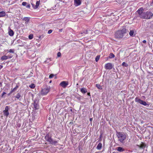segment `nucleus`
<instances>
[{
	"instance_id": "c03bdc74",
	"label": "nucleus",
	"mask_w": 153,
	"mask_h": 153,
	"mask_svg": "<svg viewBox=\"0 0 153 153\" xmlns=\"http://www.w3.org/2000/svg\"><path fill=\"white\" fill-rule=\"evenodd\" d=\"M88 95L89 96H90V93H87Z\"/></svg>"
},
{
	"instance_id": "49530a36",
	"label": "nucleus",
	"mask_w": 153,
	"mask_h": 153,
	"mask_svg": "<svg viewBox=\"0 0 153 153\" xmlns=\"http://www.w3.org/2000/svg\"><path fill=\"white\" fill-rule=\"evenodd\" d=\"M92 120V118H91L90 119V121H91Z\"/></svg>"
},
{
	"instance_id": "864d4df0",
	"label": "nucleus",
	"mask_w": 153,
	"mask_h": 153,
	"mask_svg": "<svg viewBox=\"0 0 153 153\" xmlns=\"http://www.w3.org/2000/svg\"><path fill=\"white\" fill-rule=\"evenodd\" d=\"M113 153H114V152H113Z\"/></svg>"
},
{
	"instance_id": "5701e85b",
	"label": "nucleus",
	"mask_w": 153,
	"mask_h": 153,
	"mask_svg": "<svg viewBox=\"0 0 153 153\" xmlns=\"http://www.w3.org/2000/svg\"><path fill=\"white\" fill-rule=\"evenodd\" d=\"M134 33V30H131L130 31L129 33V35L131 36H133V34Z\"/></svg>"
},
{
	"instance_id": "79ce46f5",
	"label": "nucleus",
	"mask_w": 153,
	"mask_h": 153,
	"mask_svg": "<svg viewBox=\"0 0 153 153\" xmlns=\"http://www.w3.org/2000/svg\"><path fill=\"white\" fill-rule=\"evenodd\" d=\"M62 29H59V32H62Z\"/></svg>"
},
{
	"instance_id": "c9c22d12",
	"label": "nucleus",
	"mask_w": 153,
	"mask_h": 153,
	"mask_svg": "<svg viewBox=\"0 0 153 153\" xmlns=\"http://www.w3.org/2000/svg\"><path fill=\"white\" fill-rule=\"evenodd\" d=\"M30 7V4H28L26 6V7L28 8H29Z\"/></svg>"
},
{
	"instance_id": "72a5a7b5",
	"label": "nucleus",
	"mask_w": 153,
	"mask_h": 153,
	"mask_svg": "<svg viewBox=\"0 0 153 153\" xmlns=\"http://www.w3.org/2000/svg\"><path fill=\"white\" fill-rule=\"evenodd\" d=\"M61 55V53L60 52H59L57 54V56L58 57H59Z\"/></svg>"
},
{
	"instance_id": "393cba45",
	"label": "nucleus",
	"mask_w": 153,
	"mask_h": 153,
	"mask_svg": "<svg viewBox=\"0 0 153 153\" xmlns=\"http://www.w3.org/2000/svg\"><path fill=\"white\" fill-rule=\"evenodd\" d=\"M96 86L99 89H102V88L101 87V86L100 85V84H97L96 85Z\"/></svg>"
},
{
	"instance_id": "39448f33",
	"label": "nucleus",
	"mask_w": 153,
	"mask_h": 153,
	"mask_svg": "<svg viewBox=\"0 0 153 153\" xmlns=\"http://www.w3.org/2000/svg\"><path fill=\"white\" fill-rule=\"evenodd\" d=\"M135 101L138 102L140 104L143 105L144 106H149V104H147L146 102L141 100L140 99L138 98L137 97L135 99Z\"/></svg>"
},
{
	"instance_id": "4be33fe9",
	"label": "nucleus",
	"mask_w": 153,
	"mask_h": 153,
	"mask_svg": "<svg viewBox=\"0 0 153 153\" xmlns=\"http://www.w3.org/2000/svg\"><path fill=\"white\" fill-rule=\"evenodd\" d=\"M7 59V57L6 56H2L1 58V59L2 60H4Z\"/></svg>"
},
{
	"instance_id": "a18cd8bd",
	"label": "nucleus",
	"mask_w": 153,
	"mask_h": 153,
	"mask_svg": "<svg viewBox=\"0 0 153 153\" xmlns=\"http://www.w3.org/2000/svg\"><path fill=\"white\" fill-rule=\"evenodd\" d=\"M70 111H71L72 112V109H71H71H70Z\"/></svg>"
},
{
	"instance_id": "412c9836",
	"label": "nucleus",
	"mask_w": 153,
	"mask_h": 153,
	"mask_svg": "<svg viewBox=\"0 0 153 153\" xmlns=\"http://www.w3.org/2000/svg\"><path fill=\"white\" fill-rule=\"evenodd\" d=\"M102 147V144L101 143H99L97 146V148L98 150H100Z\"/></svg>"
},
{
	"instance_id": "603ef678",
	"label": "nucleus",
	"mask_w": 153,
	"mask_h": 153,
	"mask_svg": "<svg viewBox=\"0 0 153 153\" xmlns=\"http://www.w3.org/2000/svg\"><path fill=\"white\" fill-rule=\"evenodd\" d=\"M113 153H114V152H113Z\"/></svg>"
},
{
	"instance_id": "aec40b11",
	"label": "nucleus",
	"mask_w": 153,
	"mask_h": 153,
	"mask_svg": "<svg viewBox=\"0 0 153 153\" xmlns=\"http://www.w3.org/2000/svg\"><path fill=\"white\" fill-rule=\"evenodd\" d=\"M18 88V86L17 85H16L15 88H14L13 89H12L11 91L10 92V94H11L13 92L15 91L17 88Z\"/></svg>"
},
{
	"instance_id": "6ab92c4d",
	"label": "nucleus",
	"mask_w": 153,
	"mask_h": 153,
	"mask_svg": "<svg viewBox=\"0 0 153 153\" xmlns=\"http://www.w3.org/2000/svg\"><path fill=\"white\" fill-rule=\"evenodd\" d=\"M23 20L26 22L25 23H27L29 22L30 18L28 17H25L23 18Z\"/></svg>"
},
{
	"instance_id": "37998d69",
	"label": "nucleus",
	"mask_w": 153,
	"mask_h": 153,
	"mask_svg": "<svg viewBox=\"0 0 153 153\" xmlns=\"http://www.w3.org/2000/svg\"><path fill=\"white\" fill-rule=\"evenodd\" d=\"M3 66L1 65H0V69L3 68Z\"/></svg>"
},
{
	"instance_id": "e433bc0d",
	"label": "nucleus",
	"mask_w": 153,
	"mask_h": 153,
	"mask_svg": "<svg viewBox=\"0 0 153 153\" xmlns=\"http://www.w3.org/2000/svg\"><path fill=\"white\" fill-rule=\"evenodd\" d=\"M44 36H43L42 35V36H40L39 37V38L40 39H41V38H42Z\"/></svg>"
},
{
	"instance_id": "2eb2a0df",
	"label": "nucleus",
	"mask_w": 153,
	"mask_h": 153,
	"mask_svg": "<svg viewBox=\"0 0 153 153\" xmlns=\"http://www.w3.org/2000/svg\"><path fill=\"white\" fill-rule=\"evenodd\" d=\"M117 150L120 152H123L124 151L125 149L121 147L117 148Z\"/></svg>"
},
{
	"instance_id": "f704fd0d",
	"label": "nucleus",
	"mask_w": 153,
	"mask_h": 153,
	"mask_svg": "<svg viewBox=\"0 0 153 153\" xmlns=\"http://www.w3.org/2000/svg\"><path fill=\"white\" fill-rule=\"evenodd\" d=\"M52 30H49L48 31V33L50 34L52 33Z\"/></svg>"
},
{
	"instance_id": "cd10ccee",
	"label": "nucleus",
	"mask_w": 153,
	"mask_h": 153,
	"mask_svg": "<svg viewBox=\"0 0 153 153\" xmlns=\"http://www.w3.org/2000/svg\"><path fill=\"white\" fill-rule=\"evenodd\" d=\"M29 87L31 88H33L35 87V85L33 84H31Z\"/></svg>"
},
{
	"instance_id": "a211bd4d",
	"label": "nucleus",
	"mask_w": 153,
	"mask_h": 153,
	"mask_svg": "<svg viewBox=\"0 0 153 153\" xmlns=\"http://www.w3.org/2000/svg\"><path fill=\"white\" fill-rule=\"evenodd\" d=\"M6 15V13L4 11L0 12V17H3Z\"/></svg>"
},
{
	"instance_id": "de8ad7c7",
	"label": "nucleus",
	"mask_w": 153,
	"mask_h": 153,
	"mask_svg": "<svg viewBox=\"0 0 153 153\" xmlns=\"http://www.w3.org/2000/svg\"><path fill=\"white\" fill-rule=\"evenodd\" d=\"M51 82H52L51 80V81H50L49 83H51Z\"/></svg>"
},
{
	"instance_id": "1a4fd4ad",
	"label": "nucleus",
	"mask_w": 153,
	"mask_h": 153,
	"mask_svg": "<svg viewBox=\"0 0 153 153\" xmlns=\"http://www.w3.org/2000/svg\"><path fill=\"white\" fill-rule=\"evenodd\" d=\"M113 67V65L111 63L106 64L105 66V69L107 70H111L112 68Z\"/></svg>"
},
{
	"instance_id": "58836bf2",
	"label": "nucleus",
	"mask_w": 153,
	"mask_h": 153,
	"mask_svg": "<svg viewBox=\"0 0 153 153\" xmlns=\"http://www.w3.org/2000/svg\"><path fill=\"white\" fill-rule=\"evenodd\" d=\"M7 59H10V58H11L12 57V56H7Z\"/></svg>"
},
{
	"instance_id": "bb28decb",
	"label": "nucleus",
	"mask_w": 153,
	"mask_h": 153,
	"mask_svg": "<svg viewBox=\"0 0 153 153\" xmlns=\"http://www.w3.org/2000/svg\"><path fill=\"white\" fill-rule=\"evenodd\" d=\"M122 65L125 67H127L128 66V65L125 62H123L122 63Z\"/></svg>"
},
{
	"instance_id": "4468645a",
	"label": "nucleus",
	"mask_w": 153,
	"mask_h": 153,
	"mask_svg": "<svg viewBox=\"0 0 153 153\" xmlns=\"http://www.w3.org/2000/svg\"><path fill=\"white\" fill-rule=\"evenodd\" d=\"M74 1L76 6L80 5L81 3L80 0H74Z\"/></svg>"
},
{
	"instance_id": "a878e982",
	"label": "nucleus",
	"mask_w": 153,
	"mask_h": 153,
	"mask_svg": "<svg viewBox=\"0 0 153 153\" xmlns=\"http://www.w3.org/2000/svg\"><path fill=\"white\" fill-rule=\"evenodd\" d=\"M100 58V56L98 55L96 56L95 58V61L96 62H97L99 60Z\"/></svg>"
},
{
	"instance_id": "a19ab883",
	"label": "nucleus",
	"mask_w": 153,
	"mask_h": 153,
	"mask_svg": "<svg viewBox=\"0 0 153 153\" xmlns=\"http://www.w3.org/2000/svg\"><path fill=\"white\" fill-rule=\"evenodd\" d=\"M143 42L144 43H146V40H143Z\"/></svg>"
},
{
	"instance_id": "7c9ffc66",
	"label": "nucleus",
	"mask_w": 153,
	"mask_h": 153,
	"mask_svg": "<svg viewBox=\"0 0 153 153\" xmlns=\"http://www.w3.org/2000/svg\"><path fill=\"white\" fill-rule=\"evenodd\" d=\"M9 52L10 53H14V50L13 49H10L9 50Z\"/></svg>"
},
{
	"instance_id": "7ed1b4c3",
	"label": "nucleus",
	"mask_w": 153,
	"mask_h": 153,
	"mask_svg": "<svg viewBox=\"0 0 153 153\" xmlns=\"http://www.w3.org/2000/svg\"><path fill=\"white\" fill-rule=\"evenodd\" d=\"M141 16L142 19H148L151 18L153 16V14L150 11H147L143 14Z\"/></svg>"
},
{
	"instance_id": "9d476101",
	"label": "nucleus",
	"mask_w": 153,
	"mask_h": 153,
	"mask_svg": "<svg viewBox=\"0 0 153 153\" xmlns=\"http://www.w3.org/2000/svg\"><path fill=\"white\" fill-rule=\"evenodd\" d=\"M33 104L34 108L36 109H38L39 108V105L38 104V101L35 100L34 101Z\"/></svg>"
},
{
	"instance_id": "f8f14e48",
	"label": "nucleus",
	"mask_w": 153,
	"mask_h": 153,
	"mask_svg": "<svg viewBox=\"0 0 153 153\" xmlns=\"http://www.w3.org/2000/svg\"><path fill=\"white\" fill-rule=\"evenodd\" d=\"M39 4H40V1H37L36 2V5H35L34 4H33L32 3H31V4L32 5L34 9H35L37 8L38 7L39 5Z\"/></svg>"
},
{
	"instance_id": "4c0bfd02",
	"label": "nucleus",
	"mask_w": 153,
	"mask_h": 153,
	"mask_svg": "<svg viewBox=\"0 0 153 153\" xmlns=\"http://www.w3.org/2000/svg\"><path fill=\"white\" fill-rule=\"evenodd\" d=\"M88 31L87 30H85V31H84V32L83 33H84L85 34H87L88 33Z\"/></svg>"
},
{
	"instance_id": "b1692460",
	"label": "nucleus",
	"mask_w": 153,
	"mask_h": 153,
	"mask_svg": "<svg viewBox=\"0 0 153 153\" xmlns=\"http://www.w3.org/2000/svg\"><path fill=\"white\" fill-rule=\"evenodd\" d=\"M115 57L114 55L112 53H111L109 55V58H114Z\"/></svg>"
},
{
	"instance_id": "3c124183",
	"label": "nucleus",
	"mask_w": 153,
	"mask_h": 153,
	"mask_svg": "<svg viewBox=\"0 0 153 153\" xmlns=\"http://www.w3.org/2000/svg\"><path fill=\"white\" fill-rule=\"evenodd\" d=\"M23 153H25V152Z\"/></svg>"
},
{
	"instance_id": "20e7f679",
	"label": "nucleus",
	"mask_w": 153,
	"mask_h": 153,
	"mask_svg": "<svg viewBox=\"0 0 153 153\" xmlns=\"http://www.w3.org/2000/svg\"><path fill=\"white\" fill-rule=\"evenodd\" d=\"M45 139L48 142L51 143L52 144H55L57 143V142L56 141H53L51 138V137L48 134H47L45 137Z\"/></svg>"
},
{
	"instance_id": "c756f323",
	"label": "nucleus",
	"mask_w": 153,
	"mask_h": 153,
	"mask_svg": "<svg viewBox=\"0 0 153 153\" xmlns=\"http://www.w3.org/2000/svg\"><path fill=\"white\" fill-rule=\"evenodd\" d=\"M33 38V35L32 34H30L29 36V39H31Z\"/></svg>"
},
{
	"instance_id": "423d86ee",
	"label": "nucleus",
	"mask_w": 153,
	"mask_h": 153,
	"mask_svg": "<svg viewBox=\"0 0 153 153\" xmlns=\"http://www.w3.org/2000/svg\"><path fill=\"white\" fill-rule=\"evenodd\" d=\"M50 87H47L46 88L42 89L41 91V94L42 95H45L46 94L50 91Z\"/></svg>"
},
{
	"instance_id": "09e8293b",
	"label": "nucleus",
	"mask_w": 153,
	"mask_h": 153,
	"mask_svg": "<svg viewBox=\"0 0 153 153\" xmlns=\"http://www.w3.org/2000/svg\"><path fill=\"white\" fill-rule=\"evenodd\" d=\"M152 3L153 4V0H152Z\"/></svg>"
},
{
	"instance_id": "c85d7f7f",
	"label": "nucleus",
	"mask_w": 153,
	"mask_h": 153,
	"mask_svg": "<svg viewBox=\"0 0 153 153\" xmlns=\"http://www.w3.org/2000/svg\"><path fill=\"white\" fill-rule=\"evenodd\" d=\"M20 94L19 93H18L17 94L15 97L17 99H19L20 98Z\"/></svg>"
},
{
	"instance_id": "9b49d317",
	"label": "nucleus",
	"mask_w": 153,
	"mask_h": 153,
	"mask_svg": "<svg viewBox=\"0 0 153 153\" xmlns=\"http://www.w3.org/2000/svg\"><path fill=\"white\" fill-rule=\"evenodd\" d=\"M137 146L141 149H144L146 146V144L144 143H141L140 145H137Z\"/></svg>"
},
{
	"instance_id": "dca6fc26",
	"label": "nucleus",
	"mask_w": 153,
	"mask_h": 153,
	"mask_svg": "<svg viewBox=\"0 0 153 153\" xmlns=\"http://www.w3.org/2000/svg\"><path fill=\"white\" fill-rule=\"evenodd\" d=\"M81 92L83 94H85L87 92V89L85 88H82L80 90Z\"/></svg>"
},
{
	"instance_id": "2f4dec72",
	"label": "nucleus",
	"mask_w": 153,
	"mask_h": 153,
	"mask_svg": "<svg viewBox=\"0 0 153 153\" xmlns=\"http://www.w3.org/2000/svg\"><path fill=\"white\" fill-rule=\"evenodd\" d=\"M54 76V75L53 74H51L49 76V78H53Z\"/></svg>"
},
{
	"instance_id": "f257e3e1",
	"label": "nucleus",
	"mask_w": 153,
	"mask_h": 153,
	"mask_svg": "<svg viewBox=\"0 0 153 153\" xmlns=\"http://www.w3.org/2000/svg\"><path fill=\"white\" fill-rule=\"evenodd\" d=\"M127 32L126 28H123L122 30L117 31L115 35V37L117 39L122 38L124 36V34Z\"/></svg>"
},
{
	"instance_id": "473e14b6",
	"label": "nucleus",
	"mask_w": 153,
	"mask_h": 153,
	"mask_svg": "<svg viewBox=\"0 0 153 153\" xmlns=\"http://www.w3.org/2000/svg\"><path fill=\"white\" fill-rule=\"evenodd\" d=\"M27 4V3L25 2H23L22 3V5L23 6H26Z\"/></svg>"
},
{
	"instance_id": "f03ea898",
	"label": "nucleus",
	"mask_w": 153,
	"mask_h": 153,
	"mask_svg": "<svg viewBox=\"0 0 153 153\" xmlns=\"http://www.w3.org/2000/svg\"><path fill=\"white\" fill-rule=\"evenodd\" d=\"M117 135L118 138V140L121 143H123L126 139V134L122 132H118L117 133Z\"/></svg>"
},
{
	"instance_id": "8fccbe9b",
	"label": "nucleus",
	"mask_w": 153,
	"mask_h": 153,
	"mask_svg": "<svg viewBox=\"0 0 153 153\" xmlns=\"http://www.w3.org/2000/svg\"><path fill=\"white\" fill-rule=\"evenodd\" d=\"M45 62H47V60L45 61Z\"/></svg>"
},
{
	"instance_id": "ea45409f",
	"label": "nucleus",
	"mask_w": 153,
	"mask_h": 153,
	"mask_svg": "<svg viewBox=\"0 0 153 153\" xmlns=\"http://www.w3.org/2000/svg\"><path fill=\"white\" fill-rule=\"evenodd\" d=\"M6 94V93L5 92H3L2 94V97H3L4 94Z\"/></svg>"
},
{
	"instance_id": "ddd939ff",
	"label": "nucleus",
	"mask_w": 153,
	"mask_h": 153,
	"mask_svg": "<svg viewBox=\"0 0 153 153\" xmlns=\"http://www.w3.org/2000/svg\"><path fill=\"white\" fill-rule=\"evenodd\" d=\"M68 84V82H66L65 81H62L60 84V85L64 88H65Z\"/></svg>"
},
{
	"instance_id": "0eeeda50",
	"label": "nucleus",
	"mask_w": 153,
	"mask_h": 153,
	"mask_svg": "<svg viewBox=\"0 0 153 153\" xmlns=\"http://www.w3.org/2000/svg\"><path fill=\"white\" fill-rule=\"evenodd\" d=\"M143 9L142 8H140L137 11V12L139 15V16L141 18H142L141 16H143V14L144 13V12H143Z\"/></svg>"
},
{
	"instance_id": "f3484780",
	"label": "nucleus",
	"mask_w": 153,
	"mask_h": 153,
	"mask_svg": "<svg viewBox=\"0 0 153 153\" xmlns=\"http://www.w3.org/2000/svg\"><path fill=\"white\" fill-rule=\"evenodd\" d=\"M9 35L10 36H12L14 34V33L13 31L11 29H10L9 32H8Z\"/></svg>"
},
{
	"instance_id": "6e6552de",
	"label": "nucleus",
	"mask_w": 153,
	"mask_h": 153,
	"mask_svg": "<svg viewBox=\"0 0 153 153\" xmlns=\"http://www.w3.org/2000/svg\"><path fill=\"white\" fill-rule=\"evenodd\" d=\"M9 109V107L6 106L5 107V110L3 111V114L4 116L7 117L9 114L8 110Z\"/></svg>"
}]
</instances>
